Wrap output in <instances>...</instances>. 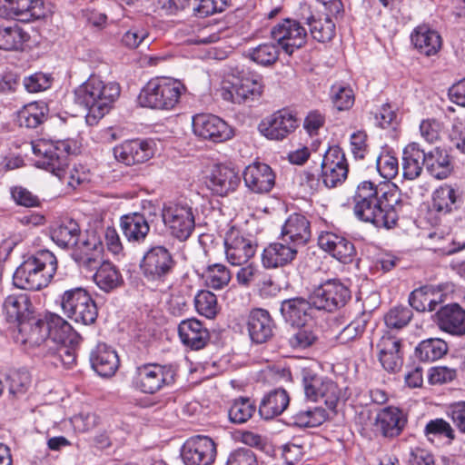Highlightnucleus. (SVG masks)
I'll return each mask as SVG.
<instances>
[{"label":"nucleus","mask_w":465,"mask_h":465,"mask_svg":"<svg viewBox=\"0 0 465 465\" xmlns=\"http://www.w3.org/2000/svg\"><path fill=\"white\" fill-rule=\"evenodd\" d=\"M18 326L15 341L28 347L41 348L44 363L72 369L76 363V346L80 336L61 316L51 313L45 320L35 315Z\"/></svg>","instance_id":"1"},{"label":"nucleus","mask_w":465,"mask_h":465,"mask_svg":"<svg viewBox=\"0 0 465 465\" xmlns=\"http://www.w3.org/2000/svg\"><path fill=\"white\" fill-rule=\"evenodd\" d=\"M352 200L355 216L378 228L394 227L404 205L401 191L390 183L376 185L363 181L357 186Z\"/></svg>","instance_id":"2"},{"label":"nucleus","mask_w":465,"mask_h":465,"mask_svg":"<svg viewBox=\"0 0 465 465\" xmlns=\"http://www.w3.org/2000/svg\"><path fill=\"white\" fill-rule=\"evenodd\" d=\"M120 93L117 83H106L98 76L91 75L75 88L74 102L86 109V123L94 125L110 112Z\"/></svg>","instance_id":"3"},{"label":"nucleus","mask_w":465,"mask_h":465,"mask_svg":"<svg viewBox=\"0 0 465 465\" xmlns=\"http://www.w3.org/2000/svg\"><path fill=\"white\" fill-rule=\"evenodd\" d=\"M33 153L40 157L37 166L53 173L68 187L75 189L84 180V174L78 170L68 168V157L73 153V142L70 140H40L32 144Z\"/></svg>","instance_id":"4"},{"label":"nucleus","mask_w":465,"mask_h":465,"mask_svg":"<svg viewBox=\"0 0 465 465\" xmlns=\"http://www.w3.org/2000/svg\"><path fill=\"white\" fill-rule=\"evenodd\" d=\"M56 269L54 254L48 250H40L19 265L14 273L13 282L19 289L38 291L49 284Z\"/></svg>","instance_id":"5"},{"label":"nucleus","mask_w":465,"mask_h":465,"mask_svg":"<svg viewBox=\"0 0 465 465\" xmlns=\"http://www.w3.org/2000/svg\"><path fill=\"white\" fill-rule=\"evenodd\" d=\"M183 89V84L173 79H152L142 89L139 103L143 107L153 109H172L179 102Z\"/></svg>","instance_id":"6"},{"label":"nucleus","mask_w":465,"mask_h":465,"mask_svg":"<svg viewBox=\"0 0 465 465\" xmlns=\"http://www.w3.org/2000/svg\"><path fill=\"white\" fill-rule=\"evenodd\" d=\"M177 262L164 245H153L146 250L140 262V270L149 282H163L173 272Z\"/></svg>","instance_id":"7"},{"label":"nucleus","mask_w":465,"mask_h":465,"mask_svg":"<svg viewBox=\"0 0 465 465\" xmlns=\"http://www.w3.org/2000/svg\"><path fill=\"white\" fill-rule=\"evenodd\" d=\"M61 306L68 318L84 325L94 323L98 315L95 302L83 288L65 291L62 295Z\"/></svg>","instance_id":"8"},{"label":"nucleus","mask_w":465,"mask_h":465,"mask_svg":"<svg viewBox=\"0 0 465 465\" xmlns=\"http://www.w3.org/2000/svg\"><path fill=\"white\" fill-rule=\"evenodd\" d=\"M162 219L169 233L180 242L186 241L195 227L193 208L187 203H165L162 210Z\"/></svg>","instance_id":"9"},{"label":"nucleus","mask_w":465,"mask_h":465,"mask_svg":"<svg viewBox=\"0 0 465 465\" xmlns=\"http://www.w3.org/2000/svg\"><path fill=\"white\" fill-rule=\"evenodd\" d=\"M302 376L304 395L308 401L316 402L322 399L330 410L336 408L340 391L331 380L319 375L309 368L302 370Z\"/></svg>","instance_id":"10"},{"label":"nucleus","mask_w":465,"mask_h":465,"mask_svg":"<svg viewBox=\"0 0 465 465\" xmlns=\"http://www.w3.org/2000/svg\"><path fill=\"white\" fill-rule=\"evenodd\" d=\"M173 381V371L159 364H143L137 367L133 378L134 387L147 394H154Z\"/></svg>","instance_id":"11"},{"label":"nucleus","mask_w":465,"mask_h":465,"mask_svg":"<svg viewBox=\"0 0 465 465\" xmlns=\"http://www.w3.org/2000/svg\"><path fill=\"white\" fill-rule=\"evenodd\" d=\"M350 299L351 291L338 280L326 281L315 288L311 294L314 308L327 312H333L343 307Z\"/></svg>","instance_id":"12"},{"label":"nucleus","mask_w":465,"mask_h":465,"mask_svg":"<svg viewBox=\"0 0 465 465\" xmlns=\"http://www.w3.org/2000/svg\"><path fill=\"white\" fill-rule=\"evenodd\" d=\"M297 19L286 18L275 25L271 30L272 38L288 55L302 48L307 42V31Z\"/></svg>","instance_id":"13"},{"label":"nucleus","mask_w":465,"mask_h":465,"mask_svg":"<svg viewBox=\"0 0 465 465\" xmlns=\"http://www.w3.org/2000/svg\"><path fill=\"white\" fill-rule=\"evenodd\" d=\"M322 183L328 188L341 184L347 178L349 167L345 153L337 145L329 147L325 152L322 164Z\"/></svg>","instance_id":"14"},{"label":"nucleus","mask_w":465,"mask_h":465,"mask_svg":"<svg viewBox=\"0 0 465 465\" xmlns=\"http://www.w3.org/2000/svg\"><path fill=\"white\" fill-rule=\"evenodd\" d=\"M193 130L196 136L213 143H223L233 136L232 128L222 118L211 114H198L193 117Z\"/></svg>","instance_id":"15"},{"label":"nucleus","mask_w":465,"mask_h":465,"mask_svg":"<svg viewBox=\"0 0 465 465\" xmlns=\"http://www.w3.org/2000/svg\"><path fill=\"white\" fill-rule=\"evenodd\" d=\"M216 456L214 441L203 435L188 439L181 451V457L185 465H210Z\"/></svg>","instance_id":"16"},{"label":"nucleus","mask_w":465,"mask_h":465,"mask_svg":"<svg viewBox=\"0 0 465 465\" xmlns=\"http://www.w3.org/2000/svg\"><path fill=\"white\" fill-rule=\"evenodd\" d=\"M73 259L83 267L94 270L104 258V244L95 232L82 234L72 249Z\"/></svg>","instance_id":"17"},{"label":"nucleus","mask_w":465,"mask_h":465,"mask_svg":"<svg viewBox=\"0 0 465 465\" xmlns=\"http://www.w3.org/2000/svg\"><path fill=\"white\" fill-rule=\"evenodd\" d=\"M155 152L153 140L134 139L124 142L114 148V156L125 165L143 163L150 160Z\"/></svg>","instance_id":"18"},{"label":"nucleus","mask_w":465,"mask_h":465,"mask_svg":"<svg viewBox=\"0 0 465 465\" xmlns=\"http://www.w3.org/2000/svg\"><path fill=\"white\" fill-rule=\"evenodd\" d=\"M298 126L297 119L288 110L282 109L266 117L259 125L262 135L271 140H283Z\"/></svg>","instance_id":"19"},{"label":"nucleus","mask_w":465,"mask_h":465,"mask_svg":"<svg viewBox=\"0 0 465 465\" xmlns=\"http://www.w3.org/2000/svg\"><path fill=\"white\" fill-rule=\"evenodd\" d=\"M41 0H0V17L30 22L44 16Z\"/></svg>","instance_id":"20"},{"label":"nucleus","mask_w":465,"mask_h":465,"mask_svg":"<svg viewBox=\"0 0 465 465\" xmlns=\"http://www.w3.org/2000/svg\"><path fill=\"white\" fill-rule=\"evenodd\" d=\"M227 261L233 266L246 263L255 253L257 245L250 237L238 231H231L224 240Z\"/></svg>","instance_id":"21"},{"label":"nucleus","mask_w":465,"mask_h":465,"mask_svg":"<svg viewBox=\"0 0 465 465\" xmlns=\"http://www.w3.org/2000/svg\"><path fill=\"white\" fill-rule=\"evenodd\" d=\"M378 359L384 370L398 371L403 363L401 340L390 332L384 333L376 344Z\"/></svg>","instance_id":"22"},{"label":"nucleus","mask_w":465,"mask_h":465,"mask_svg":"<svg viewBox=\"0 0 465 465\" xmlns=\"http://www.w3.org/2000/svg\"><path fill=\"white\" fill-rule=\"evenodd\" d=\"M245 186L254 193H267L275 184L272 169L263 163L249 164L242 173Z\"/></svg>","instance_id":"23"},{"label":"nucleus","mask_w":465,"mask_h":465,"mask_svg":"<svg viewBox=\"0 0 465 465\" xmlns=\"http://www.w3.org/2000/svg\"><path fill=\"white\" fill-rule=\"evenodd\" d=\"M262 94L261 84L250 77H232L228 87H223L222 96L226 101L242 104L253 101Z\"/></svg>","instance_id":"24"},{"label":"nucleus","mask_w":465,"mask_h":465,"mask_svg":"<svg viewBox=\"0 0 465 465\" xmlns=\"http://www.w3.org/2000/svg\"><path fill=\"white\" fill-rule=\"evenodd\" d=\"M302 24L307 25L313 39L320 43L331 41L335 35V25L327 15L324 19L318 17L312 7L306 4L301 5L297 13Z\"/></svg>","instance_id":"25"},{"label":"nucleus","mask_w":465,"mask_h":465,"mask_svg":"<svg viewBox=\"0 0 465 465\" xmlns=\"http://www.w3.org/2000/svg\"><path fill=\"white\" fill-rule=\"evenodd\" d=\"M432 320L442 331L458 336L465 334V310L458 303L440 306Z\"/></svg>","instance_id":"26"},{"label":"nucleus","mask_w":465,"mask_h":465,"mask_svg":"<svg viewBox=\"0 0 465 465\" xmlns=\"http://www.w3.org/2000/svg\"><path fill=\"white\" fill-rule=\"evenodd\" d=\"M311 223L302 214H291L282 226L280 237L297 246H304L311 239Z\"/></svg>","instance_id":"27"},{"label":"nucleus","mask_w":465,"mask_h":465,"mask_svg":"<svg viewBox=\"0 0 465 465\" xmlns=\"http://www.w3.org/2000/svg\"><path fill=\"white\" fill-rule=\"evenodd\" d=\"M297 253V246L279 237L277 242L264 248L262 257V264L266 268L283 267L292 263Z\"/></svg>","instance_id":"28"},{"label":"nucleus","mask_w":465,"mask_h":465,"mask_svg":"<svg viewBox=\"0 0 465 465\" xmlns=\"http://www.w3.org/2000/svg\"><path fill=\"white\" fill-rule=\"evenodd\" d=\"M247 329L251 340L262 344L273 337L275 323L266 310L254 309L248 317Z\"/></svg>","instance_id":"29"},{"label":"nucleus","mask_w":465,"mask_h":465,"mask_svg":"<svg viewBox=\"0 0 465 465\" xmlns=\"http://www.w3.org/2000/svg\"><path fill=\"white\" fill-rule=\"evenodd\" d=\"M314 306L312 300L295 297L282 302L281 313L285 322L292 326H305L312 318Z\"/></svg>","instance_id":"30"},{"label":"nucleus","mask_w":465,"mask_h":465,"mask_svg":"<svg viewBox=\"0 0 465 465\" xmlns=\"http://www.w3.org/2000/svg\"><path fill=\"white\" fill-rule=\"evenodd\" d=\"M320 247L342 263H349L356 254L354 244L347 238L333 232L319 236Z\"/></svg>","instance_id":"31"},{"label":"nucleus","mask_w":465,"mask_h":465,"mask_svg":"<svg viewBox=\"0 0 465 465\" xmlns=\"http://www.w3.org/2000/svg\"><path fill=\"white\" fill-rule=\"evenodd\" d=\"M178 334L182 343L194 351L204 348L210 340L209 331L202 322L194 318L182 321L178 326Z\"/></svg>","instance_id":"32"},{"label":"nucleus","mask_w":465,"mask_h":465,"mask_svg":"<svg viewBox=\"0 0 465 465\" xmlns=\"http://www.w3.org/2000/svg\"><path fill=\"white\" fill-rule=\"evenodd\" d=\"M240 183V177L234 169L225 165H215L206 180L207 187L214 193L224 196L233 192Z\"/></svg>","instance_id":"33"},{"label":"nucleus","mask_w":465,"mask_h":465,"mask_svg":"<svg viewBox=\"0 0 465 465\" xmlns=\"http://www.w3.org/2000/svg\"><path fill=\"white\" fill-rule=\"evenodd\" d=\"M3 306L7 322L17 325L35 315L30 296L25 292L8 295Z\"/></svg>","instance_id":"34"},{"label":"nucleus","mask_w":465,"mask_h":465,"mask_svg":"<svg viewBox=\"0 0 465 465\" xmlns=\"http://www.w3.org/2000/svg\"><path fill=\"white\" fill-rule=\"evenodd\" d=\"M407 423L406 415L396 407H386L376 416L375 427L383 437L399 436Z\"/></svg>","instance_id":"35"},{"label":"nucleus","mask_w":465,"mask_h":465,"mask_svg":"<svg viewBox=\"0 0 465 465\" xmlns=\"http://www.w3.org/2000/svg\"><path fill=\"white\" fill-rule=\"evenodd\" d=\"M92 368L102 377L113 376L119 366L118 355L105 343H99L91 352Z\"/></svg>","instance_id":"36"},{"label":"nucleus","mask_w":465,"mask_h":465,"mask_svg":"<svg viewBox=\"0 0 465 465\" xmlns=\"http://www.w3.org/2000/svg\"><path fill=\"white\" fill-rule=\"evenodd\" d=\"M411 38L415 48L427 56L436 54L441 47V37L439 33L426 25L417 26Z\"/></svg>","instance_id":"37"},{"label":"nucleus","mask_w":465,"mask_h":465,"mask_svg":"<svg viewBox=\"0 0 465 465\" xmlns=\"http://www.w3.org/2000/svg\"><path fill=\"white\" fill-rule=\"evenodd\" d=\"M425 151L418 143L408 144L402 155L403 177L408 180L418 178L425 166Z\"/></svg>","instance_id":"38"},{"label":"nucleus","mask_w":465,"mask_h":465,"mask_svg":"<svg viewBox=\"0 0 465 465\" xmlns=\"http://www.w3.org/2000/svg\"><path fill=\"white\" fill-rule=\"evenodd\" d=\"M290 402L287 391L283 389H276L266 394L259 406V413L264 420H271L282 414Z\"/></svg>","instance_id":"39"},{"label":"nucleus","mask_w":465,"mask_h":465,"mask_svg":"<svg viewBox=\"0 0 465 465\" xmlns=\"http://www.w3.org/2000/svg\"><path fill=\"white\" fill-rule=\"evenodd\" d=\"M121 229L129 242H140L147 236L150 226L143 214L134 213L121 218Z\"/></svg>","instance_id":"40"},{"label":"nucleus","mask_w":465,"mask_h":465,"mask_svg":"<svg viewBox=\"0 0 465 465\" xmlns=\"http://www.w3.org/2000/svg\"><path fill=\"white\" fill-rule=\"evenodd\" d=\"M425 167L431 176L441 180L451 173L453 166L446 151L435 147L431 151L425 152Z\"/></svg>","instance_id":"41"},{"label":"nucleus","mask_w":465,"mask_h":465,"mask_svg":"<svg viewBox=\"0 0 465 465\" xmlns=\"http://www.w3.org/2000/svg\"><path fill=\"white\" fill-rule=\"evenodd\" d=\"M81 235L79 224L74 220L64 221L51 230L53 242L63 249H73Z\"/></svg>","instance_id":"42"},{"label":"nucleus","mask_w":465,"mask_h":465,"mask_svg":"<svg viewBox=\"0 0 465 465\" xmlns=\"http://www.w3.org/2000/svg\"><path fill=\"white\" fill-rule=\"evenodd\" d=\"M93 278L95 284L104 292H109L124 283L122 274L115 265L109 262L102 261L94 269Z\"/></svg>","instance_id":"43"},{"label":"nucleus","mask_w":465,"mask_h":465,"mask_svg":"<svg viewBox=\"0 0 465 465\" xmlns=\"http://www.w3.org/2000/svg\"><path fill=\"white\" fill-rule=\"evenodd\" d=\"M328 412L322 407L302 409L291 417V424L299 428H313L322 425Z\"/></svg>","instance_id":"44"},{"label":"nucleus","mask_w":465,"mask_h":465,"mask_svg":"<svg viewBox=\"0 0 465 465\" xmlns=\"http://www.w3.org/2000/svg\"><path fill=\"white\" fill-rule=\"evenodd\" d=\"M47 108L44 103H32L19 111L17 122L20 126L36 128L46 119Z\"/></svg>","instance_id":"45"},{"label":"nucleus","mask_w":465,"mask_h":465,"mask_svg":"<svg viewBox=\"0 0 465 465\" xmlns=\"http://www.w3.org/2000/svg\"><path fill=\"white\" fill-rule=\"evenodd\" d=\"M448 351L447 343L439 338L424 340L416 347L417 357L422 361H434L440 359Z\"/></svg>","instance_id":"46"},{"label":"nucleus","mask_w":465,"mask_h":465,"mask_svg":"<svg viewBox=\"0 0 465 465\" xmlns=\"http://www.w3.org/2000/svg\"><path fill=\"white\" fill-rule=\"evenodd\" d=\"M457 191L450 185H442L433 193L432 207L438 213H450L458 200Z\"/></svg>","instance_id":"47"},{"label":"nucleus","mask_w":465,"mask_h":465,"mask_svg":"<svg viewBox=\"0 0 465 465\" xmlns=\"http://www.w3.org/2000/svg\"><path fill=\"white\" fill-rule=\"evenodd\" d=\"M231 277L230 271L221 263L209 265L203 273L205 285L214 290H220L228 285Z\"/></svg>","instance_id":"48"},{"label":"nucleus","mask_w":465,"mask_h":465,"mask_svg":"<svg viewBox=\"0 0 465 465\" xmlns=\"http://www.w3.org/2000/svg\"><path fill=\"white\" fill-rule=\"evenodd\" d=\"M28 38V35L19 26L0 25V49L7 51L21 49Z\"/></svg>","instance_id":"49"},{"label":"nucleus","mask_w":465,"mask_h":465,"mask_svg":"<svg viewBox=\"0 0 465 465\" xmlns=\"http://www.w3.org/2000/svg\"><path fill=\"white\" fill-rule=\"evenodd\" d=\"M423 433L430 442H434L435 440L442 438H447L450 441L455 439L454 430L448 421L441 418L429 420L425 425Z\"/></svg>","instance_id":"50"},{"label":"nucleus","mask_w":465,"mask_h":465,"mask_svg":"<svg viewBox=\"0 0 465 465\" xmlns=\"http://www.w3.org/2000/svg\"><path fill=\"white\" fill-rule=\"evenodd\" d=\"M279 45L272 43L261 44L248 51V56L258 64L269 66L276 63L279 57Z\"/></svg>","instance_id":"51"},{"label":"nucleus","mask_w":465,"mask_h":465,"mask_svg":"<svg viewBox=\"0 0 465 465\" xmlns=\"http://www.w3.org/2000/svg\"><path fill=\"white\" fill-rule=\"evenodd\" d=\"M8 391L14 398L25 395L32 384V378L28 371L15 370L7 376Z\"/></svg>","instance_id":"52"},{"label":"nucleus","mask_w":465,"mask_h":465,"mask_svg":"<svg viewBox=\"0 0 465 465\" xmlns=\"http://www.w3.org/2000/svg\"><path fill=\"white\" fill-rule=\"evenodd\" d=\"M195 309L206 318H213L218 312L217 298L214 293L207 290L198 292L194 298Z\"/></svg>","instance_id":"53"},{"label":"nucleus","mask_w":465,"mask_h":465,"mask_svg":"<svg viewBox=\"0 0 465 465\" xmlns=\"http://www.w3.org/2000/svg\"><path fill=\"white\" fill-rule=\"evenodd\" d=\"M255 411L254 405L248 398L236 399L229 409V418L233 423L247 421Z\"/></svg>","instance_id":"54"},{"label":"nucleus","mask_w":465,"mask_h":465,"mask_svg":"<svg viewBox=\"0 0 465 465\" xmlns=\"http://www.w3.org/2000/svg\"><path fill=\"white\" fill-rule=\"evenodd\" d=\"M430 286L424 285L412 291L409 297L410 305L417 312L435 311V300L430 299Z\"/></svg>","instance_id":"55"},{"label":"nucleus","mask_w":465,"mask_h":465,"mask_svg":"<svg viewBox=\"0 0 465 465\" xmlns=\"http://www.w3.org/2000/svg\"><path fill=\"white\" fill-rule=\"evenodd\" d=\"M331 101L339 111L348 110L354 104L353 91L349 86L333 84L331 89Z\"/></svg>","instance_id":"56"},{"label":"nucleus","mask_w":465,"mask_h":465,"mask_svg":"<svg viewBox=\"0 0 465 465\" xmlns=\"http://www.w3.org/2000/svg\"><path fill=\"white\" fill-rule=\"evenodd\" d=\"M316 334L308 327L299 328L288 338L290 347L296 351L305 350L315 343Z\"/></svg>","instance_id":"57"},{"label":"nucleus","mask_w":465,"mask_h":465,"mask_svg":"<svg viewBox=\"0 0 465 465\" xmlns=\"http://www.w3.org/2000/svg\"><path fill=\"white\" fill-rule=\"evenodd\" d=\"M412 318V312L404 306H396L391 309L384 317L385 324L391 329L405 327Z\"/></svg>","instance_id":"58"},{"label":"nucleus","mask_w":465,"mask_h":465,"mask_svg":"<svg viewBox=\"0 0 465 465\" xmlns=\"http://www.w3.org/2000/svg\"><path fill=\"white\" fill-rule=\"evenodd\" d=\"M365 328L366 321L364 319H355L343 327L337 334L336 338L341 344L348 343L360 337L365 331Z\"/></svg>","instance_id":"59"},{"label":"nucleus","mask_w":465,"mask_h":465,"mask_svg":"<svg viewBox=\"0 0 465 465\" xmlns=\"http://www.w3.org/2000/svg\"><path fill=\"white\" fill-rule=\"evenodd\" d=\"M377 170L385 179L394 178L399 171L398 159L389 153H381L376 161Z\"/></svg>","instance_id":"60"},{"label":"nucleus","mask_w":465,"mask_h":465,"mask_svg":"<svg viewBox=\"0 0 465 465\" xmlns=\"http://www.w3.org/2000/svg\"><path fill=\"white\" fill-rule=\"evenodd\" d=\"M226 465H259V461L252 450L239 448L229 454Z\"/></svg>","instance_id":"61"},{"label":"nucleus","mask_w":465,"mask_h":465,"mask_svg":"<svg viewBox=\"0 0 465 465\" xmlns=\"http://www.w3.org/2000/svg\"><path fill=\"white\" fill-rule=\"evenodd\" d=\"M11 195L16 204L25 207H37L40 205L38 196L33 194L29 190L22 186H15L11 189Z\"/></svg>","instance_id":"62"},{"label":"nucleus","mask_w":465,"mask_h":465,"mask_svg":"<svg viewBox=\"0 0 465 465\" xmlns=\"http://www.w3.org/2000/svg\"><path fill=\"white\" fill-rule=\"evenodd\" d=\"M23 84L29 93H37L50 86V79L46 74L39 72L25 77Z\"/></svg>","instance_id":"63"},{"label":"nucleus","mask_w":465,"mask_h":465,"mask_svg":"<svg viewBox=\"0 0 465 465\" xmlns=\"http://www.w3.org/2000/svg\"><path fill=\"white\" fill-rule=\"evenodd\" d=\"M447 414L455 427L461 433H465V401H458L450 404L448 408Z\"/></svg>","instance_id":"64"}]
</instances>
